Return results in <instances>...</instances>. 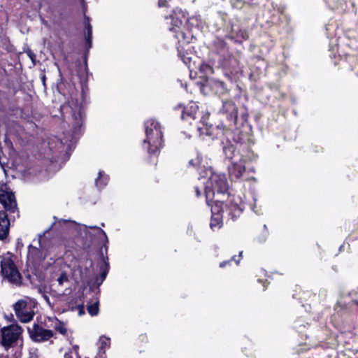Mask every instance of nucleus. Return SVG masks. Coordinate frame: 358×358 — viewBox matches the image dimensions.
<instances>
[{
	"label": "nucleus",
	"mask_w": 358,
	"mask_h": 358,
	"mask_svg": "<svg viewBox=\"0 0 358 358\" xmlns=\"http://www.w3.org/2000/svg\"><path fill=\"white\" fill-rule=\"evenodd\" d=\"M90 229H97V230L99 231V232L100 234H101L104 236V238L107 240L106 234V233H105V231H104L103 230H102L101 229H100V228H99V227H95V226L90 227Z\"/></svg>",
	"instance_id": "34"
},
{
	"label": "nucleus",
	"mask_w": 358,
	"mask_h": 358,
	"mask_svg": "<svg viewBox=\"0 0 358 358\" xmlns=\"http://www.w3.org/2000/svg\"><path fill=\"white\" fill-rule=\"evenodd\" d=\"M209 201L208 206H211L212 215L222 214L227 215L231 219H234L240 216L243 210V203L241 198L239 196H229L227 201L224 204V209L223 208V203L218 200H216L213 204H210Z\"/></svg>",
	"instance_id": "3"
},
{
	"label": "nucleus",
	"mask_w": 358,
	"mask_h": 358,
	"mask_svg": "<svg viewBox=\"0 0 358 358\" xmlns=\"http://www.w3.org/2000/svg\"><path fill=\"white\" fill-rule=\"evenodd\" d=\"M27 54L28 57L30 58V59L31 60L32 63L34 64H35V63H36V55L31 50H28L27 51Z\"/></svg>",
	"instance_id": "32"
},
{
	"label": "nucleus",
	"mask_w": 358,
	"mask_h": 358,
	"mask_svg": "<svg viewBox=\"0 0 358 358\" xmlns=\"http://www.w3.org/2000/svg\"><path fill=\"white\" fill-rule=\"evenodd\" d=\"M86 270L83 271L81 268H78L73 271V276L76 281L83 280L86 277Z\"/></svg>",
	"instance_id": "25"
},
{
	"label": "nucleus",
	"mask_w": 358,
	"mask_h": 358,
	"mask_svg": "<svg viewBox=\"0 0 358 358\" xmlns=\"http://www.w3.org/2000/svg\"><path fill=\"white\" fill-rule=\"evenodd\" d=\"M56 281L57 282L58 292L52 291V294L53 296H55L56 297H59V296L64 295V294H65L64 292H60V291H62L60 287H64V285L66 283L69 282V277L65 272H62L60 274V275L57 278Z\"/></svg>",
	"instance_id": "16"
},
{
	"label": "nucleus",
	"mask_w": 358,
	"mask_h": 358,
	"mask_svg": "<svg viewBox=\"0 0 358 358\" xmlns=\"http://www.w3.org/2000/svg\"><path fill=\"white\" fill-rule=\"evenodd\" d=\"M241 255H242V252H240L238 259H236V257H233L231 258V259L229 261H224V262H221L220 264V267H221V268L224 267L227 264H229L231 261H235L236 264H238L241 260Z\"/></svg>",
	"instance_id": "30"
},
{
	"label": "nucleus",
	"mask_w": 358,
	"mask_h": 358,
	"mask_svg": "<svg viewBox=\"0 0 358 358\" xmlns=\"http://www.w3.org/2000/svg\"><path fill=\"white\" fill-rule=\"evenodd\" d=\"M220 113L225 114L227 120L234 124H236L238 117V109L236 104L232 101H223Z\"/></svg>",
	"instance_id": "12"
},
{
	"label": "nucleus",
	"mask_w": 358,
	"mask_h": 358,
	"mask_svg": "<svg viewBox=\"0 0 358 358\" xmlns=\"http://www.w3.org/2000/svg\"><path fill=\"white\" fill-rule=\"evenodd\" d=\"M146 138L143 147L150 154H157L162 145V131L159 123L154 119H149L145 122Z\"/></svg>",
	"instance_id": "2"
},
{
	"label": "nucleus",
	"mask_w": 358,
	"mask_h": 358,
	"mask_svg": "<svg viewBox=\"0 0 358 358\" xmlns=\"http://www.w3.org/2000/svg\"><path fill=\"white\" fill-rule=\"evenodd\" d=\"M179 55L180 57H182V60L183 61V62L186 64V65H189L190 62H191V57H187V56H184V57H182L181 56V53L179 52Z\"/></svg>",
	"instance_id": "33"
},
{
	"label": "nucleus",
	"mask_w": 358,
	"mask_h": 358,
	"mask_svg": "<svg viewBox=\"0 0 358 358\" xmlns=\"http://www.w3.org/2000/svg\"><path fill=\"white\" fill-rule=\"evenodd\" d=\"M10 221L5 211H0V240H4L9 232Z\"/></svg>",
	"instance_id": "15"
},
{
	"label": "nucleus",
	"mask_w": 358,
	"mask_h": 358,
	"mask_svg": "<svg viewBox=\"0 0 358 358\" xmlns=\"http://www.w3.org/2000/svg\"><path fill=\"white\" fill-rule=\"evenodd\" d=\"M101 270H102V271H101V282H102L105 280V278H106L107 273L108 272V270H109V264L105 260L103 262V265L101 267Z\"/></svg>",
	"instance_id": "29"
},
{
	"label": "nucleus",
	"mask_w": 358,
	"mask_h": 358,
	"mask_svg": "<svg viewBox=\"0 0 358 358\" xmlns=\"http://www.w3.org/2000/svg\"><path fill=\"white\" fill-rule=\"evenodd\" d=\"M166 0H159V6H166Z\"/></svg>",
	"instance_id": "36"
},
{
	"label": "nucleus",
	"mask_w": 358,
	"mask_h": 358,
	"mask_svg": "<svg viewBox=\"0 0 358 358\" xmlns=\"http://www.w3.org/2000/svg\"><path fill=\"white\" fill-rule=\"evenodd\" d=\"M70 108L73 112V118L75 123L73 134L76 135L83 124V110L81 106L78 103H72L70 105Z\"/></svg>",
	"instance_id": "13"
},
{
	"label": "nucleus",
	"mask_w": 358,
	"mask_h": 358,
	"mask_svg": "<svg viewBox=\"0 0 358 358\" xmlns=\"http://www.w3.org/2000/svg\"><path fill=\"white\" fill-rule=\"evenodd\" d=\"M54 329L57 331L62 335H66L67 333V329L64 322L56 320L53 324Z\"/></svg>",
	"instance_id": "23"
},
{
	"label": "nucleus",
	"mask_w": 358,
	"mask_h": 358,
	"mask_svg": "<svg viewBox=\"0 0 358 358\" xmlns=\"http://www.w3.org/2000/svg\"><path fill=\"white\" fill-rule=\"evenodd\" d=\"M86 29L87 31V34L85 36L87 45L88 48H90L91 47V39H92V27L88 21L86 24Z\"/></svg>",
	"instance_id": "28"
},
{
	"label": "nucleus",
	"mask_w": 358,
	"mask_h": 358,
	"mask_svg": "<svg viewBox=\"0 0 358 358\" xmlns=\"http://www.w3.org/2000/svg\"><path fill=\"white\" fill-rule=\"evenodd\" d=\"M0 203L6 211L14 213L17 210V203L13 193L6 187L0 188Z\"/></svg>",
	"instance_id": "10"
},
{
	"label": "nucleus",
	"mask_w": 358,
	"mask_h": 358,
	"mask_svg": "<svg viewBox=\"0 0 358 358\" xmlns=\"http://www.w3.org/2000/svg\"><path fill=\"white\" fill-rule=\"evenodd\" d=\"M208 117V114H206L201 116L200 121L196 124V129L199 132V136H210L216 137L220 134V133L222 134V129L217 126L216 128H213L212 125H208L207 123V119Z\"/></svg>",
	"instance_id": "11"
},
{
	"label": "nucleus",
	"mask_w": 358,
	"mask_h": 358,
	"mask_svg": "<svg viewBox=\"0 0 358 358\" xmlns=\"http://www.w3.org/2000/svg\"><path fill=\"white\" fill-rule=\"evenodd\" d=\"M66 142V141H63V140H59L56 137H54L50 142H48L49 148L51 151H53L54 150H60L63 148Z\"/></svg>",
	"instance_id": "18"
},
{
	"label": "nucleus",
	"mask_w": 358,
	"mask_h": 358,
	"mask_svg": "<svg viewBox=\"0 0 358 358\" xmlns=\"http://www.w3.org/2000/svg\"><path fill=\"white\" fill-rule=\"evenodd\" d=\"M178 13H177V11L175 10L174 15H172L171 17L172 27H170V30L172 31L177 32L176 29L180 28V27L181 26L182 23V19L180 18V17L181 16L183 19L185 18V16L180 10H178Z\"/></svg>",
	"instance_id": "17"
},
{
	"label": "nucleus",
	"mask_w": 358,
	"mask_h": 358,
	"mask_svg": "<svg viewBox=\"0 0 358 358\" xmlns=\"http://www.w3.org/2000/svg\"><path fill=\"white\" fill-rule=\"evenodd\" d=\"M222 217H223V215H218V214H217V215H212L210 226L213 230H215V229H219L221 227Z\"/></svg>",
	"instance_id": "22"
},
{
	"label": "nucleus",
	"mask_w": 358,
	"mask_h": 358,
	"mask_svg": "<svg viewBox=\"0 0 358 358\" xmlns=\"http://www.w3.org/2000/svg\"><path fill=\"white\" fill-rule=\"evenodd\" d=\"M88 313L92 315H96L99 313V303L95 302L92 304H90L87 307Z\"/></svg>",
	"instance_id": "27"
},
{
	"label": "nucleus",
	"mask_w": 358,
	"mask_h": 358,
	"mask_svg": "<svg viewBox=\"0 0 358 358\" xmlns=\"http://www.w3.org/2000/svg\"><path fill=\"white\" fill-rule=\"evenodd\" d=\"M223 150L225 156L231 160V164L228 168L229 176L232 178H239L245 171V159L235 151L231 145L224 147Z\"/></svg>",
	"instance_id": "5"
},
{
	"label": "nucleus",
	"mask_w": 358,
	"mask_h": 358,
	"mask_svg": "<svg viewBox=\"0 0 358 358\" xmlns=\"http://www.w3.org/2000/svg\"><path fill=\"white\" fill-rule=\"evenodd\" d=\"M212 87L215 93L223 94L227 92V88L223 82L220 80H214L212 82Z\"/></svg>",
	"instance_id": "20"
},
{
	"label": "nucleus",
	"mask_w": 358,
	"mask_h": 358,
	"mask_svg": "<svg viewBox=\"0 0 358 358\" xmlns=\"http://www.w3.org/2000/svg\"><path fill=\"white\" fill-rule=\"evenodd\" d=\"M210 175L208 180L204 183V192L206 198V203L209 204V201L213 199L217 194H223L228 190V183L224 174L213 173L211 169L206 170V176L200 173L199 180Z\"/></svg>",
	"instance_id": "1"
},
{
	"label": "nucleus",
	"mask_w": 358,
	"mask_h": 358,
	"mask_svg": "<svg viewBox=\"0 0 358 358\" xmlns=\"http://www.w3.org/2000/svg\"><path fill=\"white\" fill-rule=\"evenodd\" d=\"M42 296H43V298L44 299V300L46 301V303L50 306H52V305L50 303V299H49V296L45 294V293H43L42 294Z\"/></svg>",
	"instance_id": "35"
},
{
	"label": "nucleus",
	"mask_w": 358,
	"mask_h": 358,
	"mask_svg": "<svg viewBox=\"0 0 358 358\" xmlns=\"http://www.w3.org/2000/svg\"><path fill=\"white\" fill-rule=\"evenodd\" d=\"M1 274L12 284L18 286L21 284V276L13 261L8 256L3 257L1 260Z\"/></svg>",
	"instance_id": "7"
},
{
	"label": "nucleus",
	"mask_w": 358,
	"mask_h": 358,
	"mask_svg": "<svg viewBox=\"0 0 358 358\" xmlns=\"http://www.w3.org/2000/svg\"><path fill=\"white\" fill-rule=\"evenodd\" d=\"M94 358H106V350H101L100 348H98V352Z\"/></svg>",
	"instance_id": "31"
},
{
	"label": "nucleus",
	"mask_w": 358,
	"mask_h": 358,
	"mask_svg": "<svg viewBox=\"0 0 358 358\" xmlns=\"http://www.w3.org/2000/svg\"><path fill=\"white\" fill-rule=\"evenodd\" d=\"M108 176L103 172L100 171L98 178L96 179V185L99 189L103 188L108 184Z\"/></svg>",
	"instance_id": "19"
},
{
	"label": "nucleus",
	"mask_w": 358,
	"mask_h": 358,
	"mask_svg": "<svg viewBox=\"0 0 358 358\" xmlns=\"http://www.w3.org/2000/svg\"><path fill=\"white\" fill-rule=\"evenodd\" d=\"M180 36H181V37H182V39L185 40V34H184L182 32L180 33V34H176V37L177 38L180 39Z\"/></svg>",
	"instance_id": "37"
},
{
	"label": "nucleus",
	"mask_w": 358,
	"mask_h": 358,
	"mask_svg": "<svg viewBox=\"0 0 358 358\" xmlns=\"http://www.w3.org/2000/svg\"><path fill=\"white\" fill-rule=\"evenodd\" d=\"M23 329L18 324H12L0 330V343L6 348L14 347L22 341Z\"/></svg>",
	"instance_id": "6"
},
{
	"label": "nucleus",
	"mask_w": 358,
	"mask_h": 358,
	"mask_svg": "<svg viewBox=\"0 0 358 358\" xmlns=\"http://www.w3.org/2000/svg\"><path fill=\"white\" fill-rule=\"evenodd\" d=\"M110 338H107L106 336H101L99 338V343H98V348H100L101 350H106L108 349L110 347Z\"/></svg>",
	"instance_id": "26"
},
{
	"label": "nucleus",
	"mask_w": 358,
	"mask_h": 358,
	"mask_svg": "<svg viewBox=\"0 0 358 358\" xmlns=\"http://www.w3.org/2000/svg\"><path fill=\"white\" fill-rule=\"evenodd\" d=\"M202 157L200 154L196 153V157L192 158L189 161V166H192L194 168H199L201 169L203 168L205 171L207 169L205 165L201 166Z\"/></svg>",
	"instance_id": "21"
},
{
	"label": "nucleus",
	"mask_w": 358,
	"mask_h": 358,
	"mask_svg": "<svg viewBox=\"0 0 358 358\" xmlns=\"http://www.w3.org/2000/svg\"><path fill=\"white\" fill-rule=\"evenodd\" d=\"M198 110V106L196 103L191 102L184 107L182 113V119L185 121L194 120Z\"/></svg>",
	"instance_id": "14"
},
{
	"label": "nucleus",
	"mask_w": 358,
	"mask_h": 358,
	"mask_svg": "<svg viewBox=\"0 0 358 358\" xmlns=\"http://www.w3.org/2000/svg\"><path fill=\"white\" fill-rule=\"evenodd\" d=\"M0 358H9L8 356L6 355H0Z\"/></svg>",
	"instance_id": "39"
},
{
	"label": "nucleus",
	"mask_w": 358,
	"mask_h": 358,
	"mask_svg": "<svg viewBox=\"0 0 358 358\" xmlns=\"http://www.w3.org/2000/svg\"><path fill=\"white\" fill-rule=\"evenodd\" d=\"M80 1L81 3H83V4L85 3V0H80Z\"/></svg>",
	"instance_id": "41"
},
{
	"label": "nucleus",
	"mask_w": 358,
	"mask_h": 358,
	"mask_svg": "<svg viewBox=\"0 0 358 358\" xmlns=\"http://www.w3.org/2000/svg\"><path fill=\"white\" fill-rule=\"evenodd\" d=\"M36 308V301L29 297L20 299L13 305L15 315L22 323H28L33 320Z\"/></svg>",
	"instance_id": "4"
},
{
	"label": "nucleus",
	"mask_w": 358,
	"mask_h": 358,
	"mask_svg": "<svg viewBox=\"0 0 358 358\" xmlns=\"http://www.w3.org/2000/svg\"><path fill=\"white\" fill-rule=\"evenodd\" d=\"M79 347L77 345L73 346L72 349L65 352L64 358H80L78 353Z\"/></svg>",
	"instance_id": "24"
},
{
	"label": "nucleus",
	"mask_w": 358,
	"mask_h": 358,
	"mask_svg": "<svg viewBox=\"0 0 358 358\" xmlns=\"http://www.w3.org/2000/svg\"><path fill=\"white\" fill-rule=\"evenodd\" d=\"M44 240V238H39L38 241L39 248L32 245L28 247L27 262L33 266L40 264L47 256V252L45 251V246L43 244Z\"/></svg>",
	"instance_id": "8"
},
{
	"label": "nucleus",
	"mask_w": 358,
	"mask_h": 358,
	"mask_svg": "<svg viewBox=\"0 0 358 358\" xmlns=\"http://www.w3.org/2000/svg\"><path fill=\"white\" fill-rule=\"evenodd\" d=\"M30 338L36 343L48 341L54 336L52 330L45 329L38 324H34L32 327H27Z\"/></svg>",
	"instance_id": "9"
},
{
	"label": "nucleus",
	"mask_w": 358,
	"mask_h": 358,
	"mask_svg": "<svg viewBox=\"0 0 358 358\" xmlns=\"http://www.w3.org/2000/svg\"><path fill=\"white\" fill-rule=\"evenodd\" d=\"M195 190H196V195H197V196H199V195H200V194H201V192H200V191H199V188H198V187H196V188H195Z\"/></svg>",
	"instance_id": "38"
},
{
	"label": "nucleus",
	"mask_w": 358,
	"mask_h": 358,
	"mask_svg": "<svg viewBox=\"0 0 358 358\" xmlns=\"http://www.w3.org/2000/svg\"><path fill=\"white\" fill-rule=\"evenodd\" d=\"M343 245H341L340 248H339V250L341 251L343 250Z\"/></svg>",
	"instance_id": "40"
},
{
	"label": "nucleus",
	"mask_w": 358,
	"mask_h": 358,
	"mask_svg": "<svg viewBox=\"0 0 358 358\" xmlns=\"http://www.w3.org/2000/svg\"><path fill=\"white\" fill-rule=\"evenodd\" d=\"M85 358H90V357H85Z\"/></svg>",
	"instance_id": "42"
}]
</instances>
